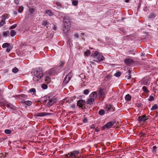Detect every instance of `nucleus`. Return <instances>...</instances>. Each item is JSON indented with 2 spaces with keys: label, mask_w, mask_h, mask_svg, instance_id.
<instances>
[{
  "label": "nucleus",
  "mask_w": 158,
  "mask_h": 158,
  "mask_svg": "<svg viewBox=\"0 0 158 158\" xmlns=\"http://www.w3.org/2000/svg\"><path fill=\"white\" fill-rule=\"evenodd\" d=\"M85 54L87 56L89 55L90 54V51L89 50L85 52Z\"/></svg>",
  "instance_id": "40"
},
{
  "label": "nucleus",
  "mask_w": 158,
  "mask_h": 158,
  "mask_svg": "<svg viewBox=\"0 0 158 158\" xmlns=\"http://www.w3.org/2000/svg\"><path fill=\"white\" fill-rule=\"evenodd\" d=\"M19 98L23 100L22 101H25V100L27 98V96L25 94L19 95Z\"/></svg>",
  "instance_id": "13"
},
{
  "label": "nucleus",
  "mask_w": 158,
  "mask_h": 158,
  "mask_svg": "<svg viewBox=\"0 0 158 158\" xmlns=\"http://www.w3.org/2000/svg\"><path fill=\"white\" fill-rule=\"evenodd\" d=\"M95 127V125L92 124L90 126V128L91 129H94Z\"/></svg>",
  "instance_id": "56"
},
{
  "label": "nucleus",
  "mask_w": 158,
  "mask_h": 158,
  "mask_svg": "<svg viewBox=\"0 0 158 158\" xmlns=\"http://www.w3.org/2000/svg\"><path fill=\"white\" fill-rule=\"evenodd\" d=\"M19 69L16 67H15L12 69V72L15 73H17Z\"/></svg>",
  "instance_id": "32"
},
{
  "label": "nucleus",
  "mask_w": 158,
  "mask_h": 158,
  "mask_svg": "<svg viewBox=\"0 0 158 158\" xmlns=\"http://www.w3.org/2000/svg\"><path fill=\"white\" fill-rule=\"evenodd\" d=\"M28 92H33L35 93L36 92V90L35 89L32 88L29 90Z\"/></svg>",
  "instance_id": "35"
},
{
  "label": "nucleus",
  "mask_w": 158,
  "mask_h": 158,
  "mask_svg": "<svg viewBox=\"0 0 158 158\" xmlns=\"http://www.w3.org/2000/svg\"><path fill=\"white\" fill-rule=\"evenodd\" d=\"M34 75L41 78L43 76V73L42 70L40 69H37L34 72Z\"/></svg>",
  "instance_id": "5"
},
{
  "label": "nucleus",
  "mask_w": 158,
  "mask_h": 158,
  "mask_svg": "<svg viewBox=\"0 0 158 158\" xmlns=\"http://www.w3.org/2000/svg\"><path fill=\"white\" fill-rule=\"evenodd\" d=\"M116 124V125L114 126L115 127H116L117 128H118L120 126H119V125H118V123H119L118 122H117L116 121V123H115Z\"/></svg>",
  "instance_id": "50"
},
{
  "label": "nucleus",
  "mask_w": 158,
  "mask_h": 158,
  "mask_svg": "<svg viewBox=\"0 0 158 158\" xmlns=\"http://www.w3.org/2000/svg\"><path fill=\"white\" fill-rule=\"evenodd\" d=\"M103 89H100L98 92V94L100 97H103L104 95V93Z\"/></svg>",
  "instance_id": "17"
},
{
  "label": "nucleus",
  "mask_w": 158,
  "mask_h": 158,
  "mask_svg": "<svg viewBox=\"0 0 158 158\" xmlns=\"http://www.w3.org/2000/svg\"><path fill=\"white\" fill-rule=\"evenodd\" d=\"M121 74V72L120 71H118L115 73L114 74V76L116 77H119L120 76Z\"/></svg>",
  "instance_id": "23"
},
{
  "label": "nucleus",
  "mask_w": 158,
  "mask_h": 158,
  "mask_svg": "<svg viewBox=\"0 0 158 158\" xmlns=\"http://www.w3.org/2000/svg\"><path fill=\"white\" fill-rule=\"evenodd\" d=\"M17 24H14V25L11 26L10 28V29H13L14 28H15L17 26Z\"/></svg>",
  "instance_id": "38"
},
{
  "label": "nucleus",
  "mask_w": 158,
  "mask_h": 158,
  "mask_svg": "<svg viewBox=\"0 0 158 158\" xmlns=\"http://www.w3.org/2000/svg\"><path fill=\"white\" fill-rule=\"evenodd\" d=\"M42 87L44 89H47L48 86L46 84H44L42 85Z\"/></svg>",
  "instance_id": "37"
},
{
  "label": "nucleus",
  "mask_w": 158,
  "mask_h": 158,
  "mask_svg": "<svg viewBox=\"0 0 158 158\" xmlns=\"http://www.w3.org/2000/svg\"><path fill=\"white\" fill-rule=\"evenodd\" d=\"M131 98V97L129 94L127 95L125 97L126 100L128 101L130 100Z\"/></svg>",
  "instance_id": "24"
},
{
  "label": "nucleus",
  "mask_w": 158,
  "mask_h": 158,
  "mask_svg": "<svg viewBox=\"0 0 158 158\" xmlns=\"http://www.w3.org/2000/svg\"><path fill=\"white\" fill-rule=\"evenodd\" d=\"M142 82L143 84L147 85H148L150 83L148 79H143Z\"/></svg>",
  "instance_id": "16"
},
{
  "label": "nucleus",
  "mask_w": 158,
  "mask_h": 158,
  "mask_svg": "<svg viewBox=\"0 0 158 158\" xmlns=\"http://www.w3.org/2000/svg\"><path fill=\"white\" fill-rule=\"evenodd\" d=\"M7 107L10 108V109H14V106L11 104H8L7 105Z\"/></svg>",
  "instance_id": "33"
},
{
  "label": "nucleus",
  "mask_w": 158,
  "mask_h": 158,
  "mask_svg": "<svg viewBox=\"0 0 158 158\" xmlns=\"http://www.w3.org/2000/svg\"><path fill=\"white\" fill-rule=\"evenodd\" d=\"M100 130L99 129H97V128H95V131L96 132H98Z\"/></svg>",
  "instance_id": "60"
},
{
  "label": "nucleus",
  "mask_w": 158,
  "mask_h": 158,
  "mask_svg": "<svg viewBox=\"0 0 158 158\" xmlns=\"http://www.w3.org/2000/svg\"><path fill=\"white\" fill-rule=\"evenodd\" d=\"M145 54L144 53H141V56H145Z\"/></svg>",
  "instance_id": "62"
},
{
  "label": "nucleus",
  "mask_w": 158,
  "mask_h": 158,
  "mask_svg": "<svg viewBox=\"0 0 158 158\" xmlns=\"http://www.w3.org/2000/svg\"><path fill=\"white\" fill-rule=\"evenodd\" d=\"M68 155H69V157H74L75 158H77L76 156L75 155L74 153L73 152V151L70 152L68 154H67L65 156L66 158H68L69 157Z\"/></svg>",
  "instance_id": "12"
},
{
  "label": "nucleus",
  "mask_w": 158,
  "mask_h": 158,
  "mask_svg": "<svg viewBox=\"0 0 158 158\" xmlns=\"http://www.w3.org/2000/svg\"><path fill=\"white\" fill-rule=\"evenodd\" d=\"M87 118H85L83 120V122L84 123H86L87 122Z\"/></svg>",
  "instance_id": "54"
},
{
  "label": "nucleus",
  "mask_w": 158,
  "mask_h": 158,
  "mask_svg": "<svg viewBox=\"0 0 158 158\" xmlns=\"http://www.w3.org/2000/svg\"><path fill=\"white\" fill-rule=\"evenodd\" d=\"M116 123V121L115 119H114L113 121L107 123L106 124H105L102 127V129L105 130L106 128L109 129L113 126L115 123Z\"/></svg>",
  "instance_id": "2"
},
{
  "label": "nucleus",
  "mask_w": 158,
  "mask_h": 158,
  "mask_svg": "<svg viewBox=\"0 0 158 158\" xmlns=\"http://www.w3.org/2000/svg\"><path fill=\"white\" fill-rule=\"evenodd\" d=\"M140 136H141V137H144L145 136V135H146L145 134L143 133H140Z\"/></svg>",
  "instance_id": "52"
},
{
  "label": "nucleus",
  "mask_w": 158,
  "mask_h": 158,
  "mask_svg": "<svg viewBox=\"0 0 158 158\" xmlns=\"http://www.w3.org/2000/svg\"><path fill=\"white\" fill-rule=\"evenodd\" d=\"M72 107L73 108H75V105H72Z\"/></svg>",
  "instance_id": "64"
},
{
  "label": "nucleus",
  "mask_w": 158,
  "mask_h": 158,
  "mask_svg": "<svg viewBox=\"0 0 158 158\" xmlns=\"http://www.w3.org/2000/svg\"><path fill=\"white\" fill-rule=\"evenodd\" d=\"M49 98H50L49 97ZM57 98L55 97H53L51 99H49L46 105L49 107L52 106L53 104L56 102L57 101Z\"/></svg>",
  "instance_id": "4"
},
{
  "label": "nucleus",
  "mask_w": 158,
  "mask_h": 158,
  "mask_svg": "<svg viewBox=\"0 0 158 158\" xmlns=\"http://www.w3.org/2000/svg\"><path fill=\"white\" fill-rule=\"evenodd\" d=\"M73 152L74 153L75 155L76 156H78V154H79L80 153L79 152V151H76L74 150L73 151Z\"/></svg>",
  "instance_id": "34"
},
{
  "label": "nucleus",
  "mask_w": 158,
  "mask_h": 158,
  "mask_svg": "<svg viewBox=\"0 0 158 158\" xmlns=\"http://www.w3.org/2000/svg\"><path fill=\"white\" fill-rule=\"evenodd\" d=\"M40 78L39 77H36V76H34L33 77V80L34 81L36 82L38 81V80L40 79Z\"/></svg>",
  "instance_id": "19"
},
{
  "label": "nucleus",
  "mask_w": 158,
  "mask_h": 158,
  "mask_svg": "<svg viewBox=\"0 0 158 158\" xmlns=\"http://www.w3.org/2000/svg\"><path fill=\"white\" fill-rule=\"evenodd\" d=\"M89 92V90L88 89H85L84 91V94L85 95L88 94Z\"/></svg>",
  "instance_id": "41"
},
{
  "label": "nucleus",
  "mask_w": 158,
  "mask_h": 158,
  "mask_svg": "<svg viewBox=\"0 0 158 158\" xmlns=\"http://www.w3.org/2000/svg\"><path fill=\"white\" fill-rule=\"evenodd\" d=\"M63 31L64 33H66L69 30L71 27V20L68 16H65L63 18Z\"/></svg>",
  "instance_id": "1"
},
{
  "label": "nucleus",
  "mask_w": 158,
  "mask_h": 158,
  "mask_svg": "<svg viewBox=\"0 0 158 158\" xmlns=\"http://www.w3.org/2000/svg\"><path fill=\"white\" fill-rule=\"evenodd\" d=\"M72 4L74 6H76L77 5L78 1H77L73 0L72 1Z\"/></svg>",
  "instance_id": "39"
},
{
  "label": "nucleus",
  "mask_w": 158,
  "mask_h": 158,
  "mask_svg": "<svg viewBox=\"0 0 158 158\" xmlns=\"http://www.w3.org/2000/svg\"><path fill=\"white\" fill-rule=\"evenodd\" d=\"M100 53L98 51H96L93 54V56L94 57H96L99 55Z\"/></svg>",
  "instance_id": "31"
},
{
  "label": "nucleus",
  "mask_w": 158,
  "mask_h": 158,
  "mask_svg": "<svg viewBox=\"0 0 158 158\" xmlns=\"http://www.w3.org/2000/svg\"><path fill=\"white\" fill-rule=\"evenodd\" d=\"M97 96V94L96 92H93L89 95V98H93L94 100L96 98Z\"/></svg>",
  "instance_id": "9"
},
{
  "label": "nucleus",
  "mask_w": 158,
  "mask_h": 158,
  "mask_svg": "<svg viewBox=\"0 0 158 158\" xmlns=\"http://www.w3.org/2000/svg\"><path fill=\"white\" fill-rule=\"evenodd\" d=\"M138 106L139 108H142V105L141 104H138Z\"/></svg>",
  "instance_id": "58"
},
{
  "label": "nucleus",
  "mask_w": 158,
  "mask_h": 158,
  "mask_svg": "<svg viewBox=\"0 0 158 158\" xmlns=\"http://www.w3.org/2000/svg\"><path fill=\"white\" fill-rule=\"evenodd\" d=\"M9 46H10V44L9 43H5L2 45V47L3 48H6L7 47Z\"/></svg>",
  "instance_id": "21"
},
{
  "label": "nucleus",
  "mask_w": 158,
  "mask_h": 158,
  "mask_svg": "<svg viewBox=\"0 0 158 158\" xmlns=\"http://www.w3.org/2000/svg\"><path fill=\"white\" fill-rule=\"evenodd\" d=\"M128 72V74H129V76L127 77V79H130L131 78V71L129 69L127 71Z\"/></svg>",
  "instance_id": "25"
},
{
  "label": "nucleus",
  "mask_w": 158,
  "mask_h": 158,
  "mask_svg": "<svg viewBox=\"0 0 158 158\" xmlns=\"http://www.w3.org/2000/svg\"><path fill=\"white\" fill-rule=\"evenodd\" d=\"M74 36L75 38H79V35L77 33L75 34Z\"/></svg>",
  "instance_id": "57"
},
{
  "label": "nucleus",
  "mask_w": 158,
  "mask_h": 158,
  "mask_svg": "<svg viewBox=\"0 0 158 158\" xmlns=\"http://www.w3.org/2000/svg\"><path fill=\"white\" fill-rule=\"evenodd\" d=\"M6 19V16L5 15H3L2 16V20L5 21Z\"/></svg>",
  "instance_id": "48"
},
{
  "label": "nucleus",
  "mask_w": 158,
  "mask_h": 158,
  "mask_svg": "<svg viewBox=\"0 0 158 158\" xmlns=\"http://www.w3.org/2000/svg\"><path fill=\"white\" fill-rule=\"evenodd\" d=\"M5 23V21L2 20L1 22L0 23V27L3 26Z\"/></svg>",
  "instance_id": "43"
},
{
  "label": "nucleus",
  "mask_w": 158,
  "mask_h": 158,
  "mask_svg": "<svg viewBox=\"0 0 158 158\" xmlns=\"http://www.w3.org/2000/svg\"><path fill=\"white\" fill-rule=\"evenodd\" d=\"M72 76V74L71 72H70L69 74L67 75L64 78L63 81V83L65 84H67L69 81L70 80Z\"/></svg>",
  "instance_id": "6"
},
{
  "label": "nucleus",
  "mask_w": 158,
  "mask_h": 158,
  "mask_svg": "<svg viewBox=\"0 0 158 158\" xmlns=\"http://www.w3.org/2000/svg\"><path fill=\"white\" fill-rule=\"evenodd\" d=\"M154 97L152 95H150L149 96L148 100L150 101H152L153 100H154Z\"/></svg>",
  "instance_id": "44"
},
{
  "label": "nucleus",
  "mask_w": 158,
  "mask_h": 158,
  "mask_svg": "<svg viewBox=\"0 0 158 158\" xmlns=\"http://www.w3.org/2000/svg\"><path fill=\"white\" fill-rule=\"evenodd\" d=\"M5 132L6 134H9L11 133V131L10 130L6 129V130H5Z\"/></svg>",
  "instance_id": "28"
},
{
  "label": "nucleus",
  "mask_w": 158,
  "mask_h": 158,
  "mask_svg": "<svg viewBox=\"0 0 158 158\" xmlns=\"http://www.w3.org/2000/svg\"><path fill=\"white\" fill-rule=\"evenodd\" d=\"M94 100H95L93 98H89L88 99L87 101H86V103L87 104L91 105L93 103Z\"/></svg>",
  "instance_id": "14"
},
{
  "label": "nucleus",
  "mask_w": 158,
  "mask_h": 158,
  "mask_svg": "<svg viewBox=\"0 0 158 158\" xmlns=\"http://www.w3.org/2000/svg\"><path fill=\"white\" fill-rule=\"evenodd\" d=\"M148 119V116H146V115H144L139 116L138 117V118L137 120L139 122H144Z\"/></svg>",
  "instance_id": "7"
},
{
  "label": "nucleus",
  "mask_w": 158,
  "mask_h": 158,
  "mask_svg": "<svg viewBox=\"0 0 158 158\" xmlns=\"http://www.w3.org/2000/svg\"><path fill=\"white\" fill-rule=\"evenodd\" d=\"M50 78L49 77H47L45 79V81H48L49 80H50Z\"/></svg>",
  "instance_id": "59"
},
{
  "label": "nucleus",
  "mask_w": 158,
  "mask_h": 158,
  "mask_svg": "<svg viewBox=\"0 0 158 158\" xmlns=\"http://www.w3.org/2000/svg\"><path fill=\"white\" fill-rule=\"evenodd\" d=\"M14 14L16 15H17V12L16 11H15L14 12Z\"/></svg>",
  "instance_id": "63"
},
{
  "label": "nucleus",
  "mask_w": 158,
  "mask_h": 158,
  "mask_svg": "<svg viewBox=\"0 0 158 158\" xmlns=\"http://www.w3.org/2000/svg\"><path fill=\"white\" fill-rule=\"evenodd\" d=\"M105 111L103 110H101L99 111L98 114L100 115H103L105 114Z\"/></svg>",
  "instance_id": "26"
},
{
  "label": "nucleus",
  "mask_w": 158,
  "mask_h": 158,
  "mask_svg": "<svg viewBox=\"0 0 158 158\" xmlns=\"http://www.w3.org/2000/svg\"><path fill=\"white\" fill-rule=\"evenodd\" d=\"M14 2L16 4L18 5L19 3V0H14Z\"/></svg>",
  "instance_id": "53"
},
{
  "label": "nucleus",
  "mask_w": 158,
  "mask_h": 158,
  "mask_svg": "<svg viewBox=\"0 0 158 158\" xmlns=\"http://www.w3.org/2000/svg\"><path fill=\"white\" fill-rule=\"evenodd\" d=\"M45 13L47 14L49 16H52L53 15L52 13L50 10H46Z\"/></svg>",
  "instance_id": "18"
},
{
  "label": "nucleus",
  "mask_w": 158,
  "mask_h": 158,
  "mask_svg": "<svg viewBox=\"0 0 158 158\" xmlns=\"http://www.w3.org/2000/svg\"><path fill=\"white\" fill-rule=\"evenodd\" d=\"M158 106L157 104H155L153 106L151 109H157Z\"/></svg>",
  "instance_id": "49"
},
{
  "label": "nucleus",
  "mask_w": 158,
  "mask_h": 158,
  "mask_svg": "<svg viewBox=\"0 0 158 158\" xmlns=\"http://www.w3.org/2000/svg\"><path fill=\"white\" fill-rule=\"evenodd\" d=\"M98 61H103L104 60V58L101 53H100L99 55L96 57Z\"/></svg>",
  "instance_id": "11"
},
{
  "label": "nucleus",
  "mask_w": 158,
  "mask_h": 158,
  "mask_svg": "<svg viewBox=\"0 0 158 158\" xmlns=\"http://www.w3.org/2000/svg\"><path fill=\"white\" fill-rule=\"evenodd\" d=\"M23 10V7L22 6L20 7L19 9L18 10V11L19 12H21Z\"/></svg>",
  "instance_id": "42"
},
{
  "label": "nucleus",
  "mask_w": 158,
  "mask_h": 158,
  "mask_svg": "<svg viewBox=\"0 0 158 158\" xmlns=\"http://www.w3.org/2000/svg\"><path fill=\"white\" fill-rule=\"evenodd\" d=\"M16 32L14 30H11L10 32V35L11 36H13L16 35Z\"/></svg>",
  "instance_id": "22"
},
{
  "label": "nucleus",
  "mask_w": 158,
  "mask_h": 158,
  "mask_svg": "<svg viewBox=\"0 0 158 158\" xmlns=\"http://www.w3.org/2000/svg\"><path fill=\"white\" fill-rule=\"evenodd\" d=\"M156 148L157 147L156 146H154L153 147L152 152L153 153H156Z\"/></svg>",
  "instance_id": "27"
},
{
  "label": "nucleus",
  "mask_w": 158,
  "mask_h": 158,
  "mask_svg": "<svg viewBox=\"0 0 158 158\" xmlns=\"http://www.w3.org/2000/svg\"><path fill=\"white\" fill-rule=\"evenodd\" d=\"M56 71V69L54 68L51 69L49 71V74H52V73H54Z\"/></svg>",
  "instance_id": "20"
},
{
  "label": "nucleus",
  "mask_w": 158,
  "mask_h": 158,
  "mask_svg": "<svg viewBox=\"0 0 158 158\" xmlns=\"http://www.w3.org/2000/svg\"><path fill=\"white\" fill-rule=\"evenodd\" d=\"M60 63L61 64L60 65V66L61 67H62L64 65V62L61 61Z\"/></svg>",
  "instance_id": "51"
},
{
  "label": "nucleus",
  "mask_w": 158,
  "mask_h": 158,
  "mask_svg": "<svg viewBox=\"0 0 158 158\" xmlns=\"http://www.w3.org/2000/svg\"><path fill=\"white\" fill-rule=\"evenodd\" d=\"M142 89L143 90L145 93H147L149 92V91L148 90L146 87L143 86L142 88Z\"/></svg>",
  "instance_id": "30"
},
{
  "label": "nucleus",
  "mask_w": 158,
  "mask_h": 158,
  "mask_svg": "<svg viewBox=\"0 0 158 158\" xmlns=\"http://www.w3.org/2000/svg\"><path fill=\"white\" fill-rule=\"evenodd\" d=\"M48 24L47 20H45L43 22V25L44 26H46Z\"/></svg>",
  "instance_id": "45"
},
{
  "label": "nucleus",
  "mask_w": 158,
  "mask_h": 158,
  "mask_svg": "<svg viewBox=\"0 0 158 158\" xmlns=\"http://www.w3.org/2000/svg\"><path fill=\"white\" fill-rule=\"evenodd\" d=\"M154 15V14H152L150 16V18H152L153 17Z\"/></svg>",
  "instance_id": "61"
},
{
  "label": "nucleus",
  "mask_w": 158,
  "mask_h": 158,
  "mask_svg": "<svg viewBox=\"0 0 158 158\" xmlns=\"http://www.w3.org/2000/svg\"><path fill=\"white\" fill-rule=\"evenodd\" d=\"M12 49V47L10 46H8L6 48V51L8 52H9Z\"/></svg>",
  "instance_id": "36"
},
{
  "label": "nucleus",
  "mask_w": 158,
  "mask_h": 158,
  "mask_svg": "<svg viewBox=\"0 0 158 158\" xmlns=\"http://www.w3.org/2000/svg\"><path fill=\"white\" fill-rule=\"evenodd\" d=\"M125 64L127 65H130L133 62V61L130 59H127L124 60Z\"/></svg>",
  "instance_id": "10"
},
{
  "label": "nucleus",
  "mask_w": 158,
  "mask_h": 158,
  "mask_svg": "<svg viewBox=\"0 0 158 158\" xmlns=\"http://www.w3.org/2000/svg\"><path fill=\"white\" fill-rule=\"evenodd\" d=\"M50 112H51L50 113H47L45 112H43L40 113H35V114L34 116L36 117H44L46 116V115H48L51 114H54V113H52V112H53L54 111L51 110H50ZM55 112H54V113Z\"/></svg>",
  "instance_id": "3"
},
{
  "label": "nucleus",
  "mask_w": 158,
  "mask_h": 158,
  "mask_svg": "<svg viewBox=\"0 0 158 158\" xmlns=\"http://www.w3.org/2000/svg\"><path fill=\"white\" fill-rule=\"evenodd\" d=\"M105 109H113V107L111 105H107L106 106Z\"/></svg>",
  "instance_id": "29"
},
{
  "label": "nucleus",
  "mask_w": 158,
  "mask_h": 158,
  "mask_svg": "<svg viewBox=\"0 0 158 158\" xmlns=\"http://www.w3.org/2000/svg\"><path fill=\"white\" fill-rule=\"evenodd\" d=\"M21 102L28 106H30L32 104V102L30 101H21Z\"/></svg>",
  "instance_id": "15"
},
{
  "label": "nucleus",
  "mask_w": 158,
  "mask_h": 158,
  "mask_svg": "<svg viewBox=\"0 0 158 158\" xmlns=\"http://www.w3.org/2000/svg\"><path fill=\"white\" fill-rule=\"evenodd\" d=\"M35 11V10L33 8H29V11L31 13H33Z\"/></svg>",
  "instance_id": "46"
},
{
  "label": "nucleus",
  "mask_w": 158,
  "mask_h": 158,
  "mask_svg": "<svg viewBox=\"0 0 158 158\" xmlns=\"http://www.w3.org/2000/svg\"><path fill=\"white\" fill-rule=\"evenodd\" d=\"M9 33V31H4L3 33V35L4 36H6L7 35V34Z\"/></svg>",
  "instance_id": "47"
},
{
  "label": "nucleus",
  "mask_w": 158,
  "mask_h": 158,
  "mask_svg": "<svg viewBox=\"0 0 158 158\" xmlns=\"http://www.w3.org/2000/svg\"><path fill=\"white\" fill-rule=\"evenodd\" d=\"M55 4L57 6H61V5L59 2H56L55 3Z\"/></svg>",
  "instance_id": "55"
},
{
  "label": "nucleus",
  "mask_w": 158,
  "mask_h": 158,
  "mask_svg": "<svg viewBox=\"0 0 158 158\" xmlns=\"http://www.w3.org/2000/svg\"><path fill=\"white\" fill-rule=\"evenodd\" d=\"M85 101L82 99H80L77 102V106L80 108H82V109H83V107L85 108Z\"/></svg>",
  "instance_id": "8"
}]
</instances>
